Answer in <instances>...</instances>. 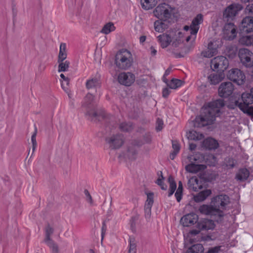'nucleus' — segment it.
Wrapping results in <instances>:
<instances>
[{"mask_svg":"<svg viewBox=\"0 0 253 253\" xmlns=\"http://www.w3.org/2000/svg\"><path fill=\"white\" fill-rule=\"evenodd\" d=\"M245 12L249 14L253 15V3L249 4L245 8Z\"/></svg>","mask_w":253,"mask_h":253,"instance_id":"obj_54","label":"nucleus"},{"mask_svg":"<svg viewBox=\"0 0 253 253\" xmlns=\"http://www.w3.org/2000/svg\"><path fill=\"white\" fill-rule=\"evenodd\" d=\"M173 37L174 34L173 32H170L169 34L166 33L159 36L158 39L161 47L163 48L168 47L172 42Z\"/></svg>","mask_w":253,"mask_h":253,"instance_id":"obj_20","label":"nucleus"},{"mask_svg":"<svg viewBox=\"0 0 253 253\" xmlns=\"http://www.w3.org/2000/svg\"><path fill=\"white\" fill-rule=\"evenodd\" d=\"M216 177V175L214 173H210L208 172L207 173H206L205 174V176H204V178L206 181H211L215 179Z\"/></svg>","mask_w":253,"mask_h":253,"instance_id":"obj_51","label":"nucleus"},{"mask_svg":"<svg viewBox=\"0 0 253 253\" xmlns=\"http://www.w3.org/2000/svg\"><path fill=\"white\" fill-rule=\"evenodd\" d=\"M133 128V124L130 122H123L120 124L119 129L124 132H129Z\"/></svg>","mask_w":253,"mask_h":253,"instance_id":"obj_41","label":"nucleus"},{"mask_svg":"<svg viewBox=\"0 0 253 253\" xmlns=\"http://www.w3.org/2000/svg\"><path fill=\"white\" fill-rule=\"evenodd\" d=\"M223 34L225 39L232 40L236 37V29L235 26L231 23H227L224 26Z\"/></svg>","mask_w":253,"mask_h":253,"instance_id":"obj_17","label":"nucleus"},{"mask_svg":"<svg viewBox=\"0 0 253 253\" xmlns=\"http://www.w3.org/2000/svg\"><path fill=\"white\" fill-rule=\"evenodd\" d=\"M225 105L222 99H219L206 104L202 108L201 116L197 117L194 122V126L201 127L211 125L219 117L221 112V109Z\"/></svg>","mask_w":253,"mask_h":253,"instance_id":"obj_1","label":"nucleus"},{"mask_svg":"<svg viewBox=\"0 0 253 253\" xmlns=\"http://www.w3.org/2000/svg\"><path fill=\"white\" fill-rule=\"evenodd\" d=\"M173 14V8L165 3L159 4L154 10V15L163 21L169 20Z\"/></svg>","mask_w":253,"mask_h":253,"instance_id":"obj_7","label":"nucleus"},{"mask_svg":"<svg viewBox=\"0 0 253 253\" xmlns=\"http://www.w3.org/2000/svg\"><path fill=\"white\" fill-rule=\"evenodd\" d=\"M224 75L222 73H212L208 76V80L212 84H216L220 83L224 78Z\"/></svg>","mask_w":253,"mask_h":253,"instance_id":"obj_29","label":"nucleus"},{"mask_svg":"<svg viewBox=\"0 0 253 253\" xmlns=\"http://www.w3.org/2000/svg\"><path fill=\"white\" fill-rule=\"evenodd\" d=\"M61 78L63 79V81H61V84L62 88L66 90L68 89L67 86L69 84V80L67 77H66L63 74H61L60 75Z\"/></svg>","mask_w":253,"mask_h":253,"instance_id":"obj_49","label":"nucleus"},{"mask_svg":"<svg viewBox=\"0 0 253 253\" xmlns=\"http://www.w3.org/2000/svg\"><path fill=\"white\" fill-rule=\"evenodd\" d=\"M169 94V88H165L163 90V96L164 97H167Z\"/></svg>","mask_w":253,"mask_h":253,"instance_id":"obj_60","label":"nucleus"},{"mask_svg":"<svg viewBox=\"0 0 253 253\" xmlns=\"http://www.w3.org/2000/svg\"><path fill=\"white\" fill-rule=\"evenodd\" d=\"M67 58V53H59L58 62L63 61Z\"/></svg>","mask_w":253,"mask_h":253,"instance_id":"obj_56","label":"nucleus"},{"mask_svg":"<svg viewBox=\"0 0 253 253\" xmlns=\"http://www.w3.org/2000/svg\"><path fill=\"white\" fill-rule=\"evenodd\" d=\"M116 27L113 23L109 22L104 25L101 30V33L108 35L115 30Z\"/></svg>","mask_w":253,"mask_h":253,"instance_id":"obj_33","label":"nucleus"},{"mask_svg":"<svg viewBox=\"0 0 253 253\" xmlns=\"http://www.w3.org/2000/svg\"><path fill=\"white\" fill-rule=\"evenodd\" d=\"M184 84L182 80L175 79V89L181 86Z\"/></svg>","mask_w":253,"mask_h":253,"instance_id":"obj_57","label":"nucleus"},{"mask_svg":"<svg viewBox=\"0 0 253 253\" xmlns=\"http://www.w3.org/2000/svg\"><path fill=\"white\" fill-rule=\"evenodd\" d=\"M196 147V145L194 143H190L189 144V149L190 150H194Z\"/></svg>","mask_w":253,"mask_h":253,"instance_id":"obj_64","label":"nucleus"},{"mask_svg":"<svg viewBox=\"0 0 253 253\" xmlns=\"http://www.w3.org/2000/svg\"><path fill=\"white\" fill-rule=\"evenodd\" d=\"M139 218V215L138 214H136L135 215L131 216L129 220L130 227L132 231H134L135 230L136 223L138 220Z\"/></svg>","mask_w":253,"mask_h":253,"instance_id":"obj_43","label":"nucleus"},{"mask_svg":"<svg viewBox=\"0 0 253 253\" xmlns=\"http://www.w3.org/2000/svg\"><path fill=\"white\" fill-rule=\"evenodd\" d=\"M217 53V50L215 46H213V43L211 42L209 43L207 50L203 51L202 55L207 58H211L216 55Z\"/></svg>","mask_w":253,"mask_h":253,"instance_id":"obj_26","label":"nucleus"},{"mask_svg":"<svg viewBox=\"0 0 253 253\" xmlns=\"http://www.w3.org/2000/svg\"><path fill=\"white\" fill-rule=\"evenodd\" d=\"M206 168L204 165L191 163L186 167V169L191 173H197L201 170H204Z\"/></svg>","mask_w":253,"mask_h":253,"instance_id":"obj_27","label":"nucleus"},{"mask_svg":"<svg viewBox=\"0 0 253 253\" xmlns=\"http://www.w3.org/2000/svg\"><path fill=\"white\" fill-rule=\"evenodd\" d=\"M106 142L109 145L111 149H117L120 148L124 144L125 139L123 134L118 133L107 137Z\"/></svg>","mask_w":253,"mask_h":253,"instance_id":"obj_10","label":"nucleus"},{"mask_svg":"<svg viewBox=\"0 0 253 253\" xmlns=\"http://www.w3.org/2000/svg\"><path fill=\"white\" fill-rule=\"evenodd\" d=\"M178 34V37L175 39V47H178L176 49L177 52L175 53V57L181 58L183 57L187 54L193 46L192 44L186 45V43L184 42L185 41L187 43L191 39V36H189L184 38L181 32H179Z\"/></svg>","mask_w":253,"mask_h":253,"instance_id":"obj_4","label":"nucleus"},{"mask_svg":"<svg viewBox=\"0 0 253 253\" xmlns=\"http://www.w3.org/2000/svg\"><path fill=\"white\" fill-rule=\"evenodd\" d=\"M229 202V197L226 195H218L212 199L211 203L215 210L217 211V218L215 217L217 222L222 221L224 214L221 210L224 209Z\"/></svg>","mask_w":253,"mask_h":253,"instance_id":"obj_6","label":"nucleus"},{"mask_svg":"<svg viewBox=\"0 0 253 253\" xmlns=\"http://www.w3.org/2000/svg\"><path fill=\"white\" fill-rule=\"evenodd\" d=\"M151 54L152 56H155L156 55L157 51L153 46L150 47Z\"/></svg>","mask_w":253,"mask_h":253,"instance_id":"obj_61","label":"nucleus"},{"mask_svg":"<svg viewBox=\"0 0 253 253\" xmlns=\"http://www.w3.org/2000/svg\"><path fill=\"white\" fill-rule=\"evenodd\" d=\"M58 72H65L66 71L70 65V62L68 61H63L61 62H58Z\"/></svg>","mask_w":253,"mask_h":253,"instance_id":"obj_44","label":"nucleus"},{"mask_svg":"<svg viewBox=\"0 0 253 253\" xmlns=\"http://www.w3.org/2000/svg\"><path fill=\"white\" fill-rule=\"evenodd\" d=\"M215 226V224L213 220L203 218L198 222L196 229H192L189 231L187 235V239L191 244L206 240L207 237L203 236L201 231L212 230ZM207 238L209 237H207Z\"/></svg>","mask_w":253,"mask_h":253,"instance_id":"obj_2","label":"nucleus"},{"mask_svg":"<svg viewBox=\"0 0 253 253\" xmlns=\"http://www.w3.org/2000/svg\"><path fill=\"white\" fill-rule=\"evenodd\" d=\"M106 227L105 224L104 223L102 225V233H101L102 239L103 238L104 234L106 231Z\"/></svg>","mask_w":253,"mask_h":253,"instance_id":"obj_63","label":"nucleus"},{"mask_svg":"<svg viewBox=\"0 0 253 253\" xmlns=\"http://www.w3.org/2000/svg\"><path fill=\"white\" fill-rule=\"evenodd\" d=\"M146 37L145 36H142L139 38V42L141 44H143L146 41Z\"/></svg>","mask_w":253,"mask_h":253,"instance_id":"obj_62","label":"nucleus"},{"mask_svg":"<svg viewBox=\"0 0 253 253\" xmlns=\"http://www.w3.org/2000/svg\"><path fill=\"white\" fill-rule=\"evenodd\" d=\"M242 33H250L253 32V17L247 16L245 17L239 26Z\"/></svg>","mask_w":253,"mask_h":253,"instance_id":"obj_16","label":"nucleus"},{"mask_svg":"<svg viewBox=\"0 0 253 253\" xmlns=\"http://www.w3.org/2000/svg\"><path fill=\"white\" fill-rule=\"evenodd\" d=\"M157 2V0H141L142 7L146 10L152 9L156 5Z\"/></svg>","mask_w":253,"mask_h":253,"instance_id":"obj_31","label":"nucleus"},{"mask_svg":"<svg viewBox=\"0 0 253 253\" xmlns=\"http://www.w3.org/2000/svg\"><path fill=\"white\" fill-rule=\"evenodd\" d=\"M66 53V44L65 43H61L60 45L59 53Z\"/></svg>","mask_w":253,"mask_h":253,"instance_id":"obj_58","label":"nucleus"},{"mask_svg":"<svg viewBox=\"0 0 253 253\" xmlns=\"http://www.w3.org/2000/svg\"><path fill=\"white\" fill-rule=\"evenodd\" d=\"M36 134H37V129H36L35 131L32 134L31 137V141L33 144V150L34 151L37 147V142H36Z\"/></svg>","mask_w":253,"mask_h":253,"instance_id":"obj_53","label":"nucleus"},{"mask_svg":"<svg viewBox=\"0 0 253 253\" xmlns=\"http://www.w3.org/2000/svg\"><path fill=\"white\" fill-rule=\"evenodd\" d=\"M167 181L169 185L168 196L170 197L174 193V178L172 176H169Z\"/></svg>","mask_w":253,"mask_h":253,"instance_id":"obj_47","label":"nucleus"},{"mask_svg":"<svg viewBox=\"0 0 253 253\" xmlns=\"http://www.w3.org/2000/svg\"><path fill=\"white\" fill-rule=\"evenodd\" d=\"M143 139V141L134 140L132 142L131 146L128 147L126 153V157L128 159L131 161L135 160L137 155V150L135 147H139L144 143H149L151 140V138L149 134L145 136Z\"/></svg>","mask_w":253,"mask_h":253,"instance_id":"obj_8","label":"nucleus"},{"mask_svg":"<svg viewBox=\"0 0 253 253\" xmlns=\"http://www.w3.org/2000/svg\"><path fill=\"white\" fill-rule=\"evenodd\" d=\"M132 63V55L127 49H122L117 53L115 63L118 68L123 70L127 69L130 67Z\"/></svg>","mask_w":253,"mask_h":253,"instance_id":"obj_5","label":"nucleus"},{"mask_svg":"<svg viewBox=\"0 0 253 253\" xmlns=\"http://www.w3.org/2000/svg\"><path fill=\"white\" fill-rule=\"evenodd\" d=\"M158 175V178L157 179L156 183L160 186L162 190H166L167 189L168 186L165 184L164 182V177L162 174V171H159L157 173Z\"/></svg>","mask_w":253,"mask_h":253,"instance_id":"obj_40","label":"nucleus"},{"mask_svg":"<svg viewBox=\"0 0 253 253\" xmlns=\"http://www.w3.org/2000/svg\"><path fill=\"white\" fill-rule=\"evenodd\" d=\"M86 114L89 116L92 117L93 118H95L96 119L98 120V121L100 120V118H101L102 119L104 120L106 118V114L105 112H102L98 115L97 112L94 110L88 111L87 112Z\"/></svg>","mask_w":253,"mask_h":253,"instance_id":"obj_36","label":"nucleus"},{"mask_svg":"<svg viewBox=\"0 0 253 253\" xmlns=\"http://www.w3.org/2000/svg\"><path fill=\"white\" fill-rule=\"evenodd\" d=\"M84 194H85V196L86 197V201L90 204H92L93 202L92 197H91V195H90L88 190H85L84 191Z\"/></svg>","mask_w":253,"mask_h":253,"instance_id":"obj_55","label":"nucleus"},{"mask_svg":"<svg viewBox=\"0 0 253 253\" xmlns=\"http://www.w3.org/2000/svg\"><path fill=\"white\" fill-rule=\"evenodd\" d=\"M199 219L198 216L195 213H189L185 215L181 218L180 222L184 226H191L197 223Z\"/></svg>","mask_w":253,"mask_h":253,"instance_id":"obj_18","label":"nucleus"},{"mask_svg":"<svg viewBox=\"0 0 253 253\" xmlns=\"http://www.w3.org/2000/svg\"><path fill=\"white\" fill-rule=\"evenodd\" d=\"M228 78L236 83L238 85L242 84L245 80V75L238 69H232L230 70L227 74Z\"/></svg>","mask_w":253,"mask_h":253,"instance_id":"obj_12","label":"nucleus"},{"mask_svg":"<svg viewBox=\"0 0 253 253\" xmlns=\"http://www.w3.org/2000/svg\"><path fill=\"white\" fill-rule=\"evenodd\" d=\"M242 9L240 5L232 4L228 6L223 13V17L227 20L232 19L237 13L238 11Z\"/></svg>","mask_w":253,"mask_h":253,"instance_id":"obj_19","label":"nucleus"},{"mask_svg":"<svg viewBox=\"0 0 253 253\" xmlns=\"http://www.w3.org/2000/svg\"><path fill=\"white\" fill-rule=\"evenodd\" d=\"M211 193V190L207 189L199 193L194 196V199L196 202H200L204 201Z\"/></svg>","mask_w":253,"mask_h":253,"instance_id":"obj_30","label":"nucleus"},{"mask_svg":"<svg viewBox=\"0 0 253 253\" xmlns=\"http://www.w3.org/2000/svg\"><path fill=\"white\" fill-rule=\"evenodd\" d=\"M163 121L162 119L158 118L156 121V129L157 131L161 130L163 128Z\"/></svg>","mask_w":253,"mask_h":253,"instance_id":"obj_52","label":"nucleus"},{"mask_svg":"<svg viewBox=\"0 0 253 253\" xmlns=\"http://www.w3.org/2000/svg\"><path fill=\"white\" fill-rule=\"evenodd\" d=\"M188 187L190 190L197 191L202 188L201 181L197 177H192L188 180Z\"/></svg>","mask_w":253,"mask_h":253,"instance_id":"obj_23","label":"nucleus"},{"mask_svg":"<svg viewBox=\"0 0 253 253\" xmlns=\"http://www.w3.org/2000/svg\"><path fill=\"white\" fill-rule=\"evenodd\" d=\"M147 199L144 205L145 217L147 221L150 219L151 209L154 204V194L153 192H147Z\"/></svg>","mask_w":253,"mask_h":253,"instance_id":"obj_13","label":"nucleus"},{"mask_svg":"<svg viewBox=\"0 0 253 253\" xmlns=\"http://www.w3.org/2000/svg\"><path fill=\"white\" fill-rule=\"evenodd\" d=\"M228 59L223 56L215 57L211 61V67L220 71L223 72L228 68Z\"/></svg>","mask_w":253,"mask_h":253,"instance_id":"obj_11","label":"nucleus"},{"mask_svg":"<svg viewBox=\"0 0 253 253\" xmlns=\"http://www.w3.org/2000/svg\"><path fill=\"white\" fill-rule=\"evenodd\" d=\"M239 57L241 62L246 67L253 66V54L246 48L241 49L239 52Z\"/></svg>","mask_w":253,"mask_h":253,"instance_id":"obj_9","label":"nucleus"},{"mask_svg":"<svg viewBox=\"0 0 253 253\" xmlns=\"http://www.w3.org/2000/svg\"><path fill=\"white\" fill-rule=\"evenodd\" d=\"M182 184L181 181H179L178 183V187L176 190V193H175V196L176 198V200L178 202H179L182 197Z\"/></svg>","mask_w":253,"mask_h":253,"instance_id":"obj_48","label":"nucleus"},{"mask_svg":"<svg viewBox=\"0 0 253 253\" xmlns=\"http://www.w3.org/2000/svg\"><path fill=\"white\" fill-rule=\"evenodd\" d=\"M166 26L167 25L161 19L160 20H157L154 22L155 30L158 32H163L166 28Z\"/></svg>","mask_w":253,"mask_h":253,"instance_id":"obj_39","label":"nucleus"},{"mask_svg":"<svg viewBox=\"0 0 253 253\" xmlns=\"http://www.w3.org/2000/svg\"><path fill=\"white\" fill-rule=\"evenodd\" d=\"M224 165L228 169H232L235 166V162L233 159L227 158L224 160Z\"/></svg>","mask_w":253,"mask_h":253,"instance_id":"obj_50","label":"nucleus"},{"mask_svg":"<svg viewBox=\"0 0 253 253\" xmlns=\"http://www.w3.org/2000/svg\"><path fill=\"white\" fill-rule=\"evenodd\" d=\"M249 174V171L247 169H240L236 175V178L240 181H244L248 178Z\"/></svg>","mask_w":253,"mask_h":253,"instance_id":"obj_32","label":"nucleus"},{"mask_svg":"<svg viewBox=\"0 0 253 253\" xmlns=\"http://www.w3.org/2000/svg\"><path fill=\"white\" fill-rule=\"evenodd\" d=\"M241 43L247 46L253 45V35L243 36L240 40Z\"/></svg>","mask_w":253,"mask_h":253,"instance_id":"obj_42","label":"nucleus"},{"mask_svg":"<svg viewBox=\"0 0 253 253\" xmlns=\"http://www.w3.org/2000/svg\"><path fill=\"white\" fill-rule=\"evenodd\" d=\"M53 228L49 225L47 226L45 228V238L44 242L49 247H51L52 246L53 249L56 250L57 245L55 244L53 241L50 239V236L53 233Z\"/></svg>","mask_w":253,"mask_h":253,"instance_id":"obj_24","label":"nucleus"},{"mask_svg":"<svg viewBox=\"0 0 253 253\" xmlns=\"http://www.w3.org/2000/svg\"><path fill=\"white\" fill-rule=\"evenodd\" d=\"M234 90V86L230 82L222 83L218 88V93L220 96L227 97L230 95Z\"/></svg>","mask_w":253,"mask_h":253,"instance_id":"obj_15","label":"nucleus"},{"mask_svg":"<svg viewBox=\"0 0 253 253\" xmlns=\"http://www.w3.org/2000/svg\"><path fill=\"white\" fill-rule=\"evenodd\" d=\"M203 157L200 153H197L195 155H191L189 157V161L192 163L198 164L201 162V159H202Z\"/></svg>","mask_w":253,"mask_h":253,"instance_id":"obj_45","label":"nucleus"},{"mask_svg":"<svg viewBox=\"0 0 253 253\" xmlns=\"http://www.w3.org/2000/svg\"><path fill=\"white\" fill-rule=\"evenodd\" d=\"M199 211L205 215H210L213 216L215 220V217L217 218V211L214 209L212 204L211 205H203L200 206L198 210Z\"/></svg>","mask_w":253,"mask_h":253,"instance_id":"obj_22","label":"nucleus"},{"mask_svg":"<svg viewBox=\"0 0 253 253\" xmlns=\"http://www.w3.org/2000/svg\"><path fill=\"white\" fill-rule=\"evenodd\" d=\"M204 250V249L203 245L200 244H197L189 248L186 253H203Z\"/></svg>","mask_w":253,"mask_h":253,"instance_id":"obj_35","label":"nucleus"},{"mask_svg":"<svg viewBox=\"0 0 253 253\" xmlns=\"http://www.w3.org/2000/svg\"><path fill=\"white\" fill-rule=\"evenodd\" d=\"M120 84L125 86L131 85L135 81V75L130 72L120 73L118 78Z\"/></svg>","mask_w":253,"mask_h":253,"instance_id":"obj_14","label":"nucleus"},{"mask_svg":"<svg viewBox=\"0 0 253 253\" xmlns=\"http://www.w3.org/2000/svg\"><path fill=\"white\" fill-rule=\"evenodd\" d=\"M100 81L98 77H94L87 80L85 83V86L87 89H95L99 87L100 86Z\"/></svg>","mask_w":253,"mask_h":253,"instance_id":"obj_25","label":"nucleus"},{"mask_svg":"<svg viewBox=\"0 0 253 253\" xmlns=\"http://www.w3.org/2000/svg\"><path fill=\"white\" fill-rule=\"evenodd\" d=\"M93 101L94 96L90 93H88L84 99L83 106L88 108L93 107Z\"/></svg>","mask_w":253,"mask_h":253,"instance_id":"obj_34","label":"nucleus"},{"mask_svg":"<svg viewBox=\"0 0 253 253\" xmlns=\"http://www.w3.org/2000/svg\"><path fill=\"white\" fill-rule=\"evenodd\" d=\"M203 22V15L198 14L192 20L190 25V33L195 36L199 29V25Z\"/></svg>","mask_w":253,"mask_h":253,"instance_id":"obj_21","label":"nucleus"},{"mask_svg":"<svg viewBox=\"0 0 253 253\" xmlns=\"http://www.w3.org/2000/svg\"><path fill=\"white\" fill-rule=\"evenodd\" d=\"M187 137L189 139L193 140H199L204 138V135L195 130L189 131L187 134Z\"/></svg>","mask_w":253,"mask_h":253,"instance_id":"obj_37","label":"nucleus"},{"mask_svg":"<svg viewBox=\"0 0 253 253\" xmlns=\"http://www.w3.org/2000/svg\"><path fill=\"white\" fill-rule=\"evenodd\" d=\"M253 103V88L251 90V93H244L241 97L238 100H234L228 105V107L234 109L238 107L244 113L249 116H253V107L250 106Z\"/></svg>","mask_w":253,"mask_h":253,"instance_id":"obj_3","label":"nucleus"},{"mask_svg":"<svg viewBox=\"0 0 253 253\" xmlns=\"http://www.w3.org/2000/svg\"><path fill=\"white\" fill-rule=\"evenodd\" d=\"M202 146L209 150L215 149L218 147V143L215 139L209 138L204 140Z\"/></svg>","mask_w":253,"mask_h":253,"instance_id":"obj_28","label":"nucleus"},{"mask_svg":"<svg viewBox=\"0 0 253 253\" xmlns=\"http://www.w3.org/2000/svg\"><path fill=\"white\" fill-rule=\"evenodd\" d=\"M170 69L169 68L165 71L162 79L163 82L167 84L168 86H169L171 89H173L174 88V78H172L171 79L170 82L169 83L168 80L167 79V77L170 74Z\"/></svg>","mask_w":253,"mask_h":253,"instance_id":"obj_38","label":"nucleus"},{"mask_svg":"<svg viewBox=\"0 0 253 253\" xmlns=\"http://www.w3.org/2000/svg\"><path fill=\"white\" fill-rule=\"evenodd\" d=\"M220 247H215L211 248L208 251V253H217L220 250Z\"/></svg>","mask_w":253,"mask_h":253,"instance_id":"obj_59","label":"nucleus"},{"mask_svg":"<svg viewBox=\"0 0 253 253\" xmlns=\"http://www.w3.org/2000/svg\"><path fill=\"white\" fill-rule=\"evenodd\" d=\"M129 242L128 253H136V245L134 238H130Z\"/></svg>","mask_w":253,"mask_h":253,"instance_id":"obj_46","label":"nucleus"}]
</instances>
